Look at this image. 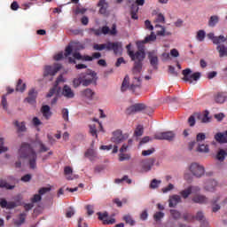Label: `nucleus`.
Wrapping results in <instances>:
<instances>
[{"label":"nucleus","instance_id":"f257e3e1","mask_svg":"<svg viewBox=\"0 0 227 227\" xmlns=\"http://www.w3.org/2000/svg\"><path fill=\"white\" fill-rule=\"evenodd\" d=\"M19 159H26L31 169H36V152L31 146V144L23 142L18 151Z\"/></svg>","mask_w":227,"mask_h":227},{"label":"nucleus","instance_id":"f03ea898","mask_svg":"<svg viewBox=\"0 0 227 227\" xmlns=\"http://www.w3.org/2000/svg\"><path fill=\"white\" fill-rule=\"evenodd\" d=\"M129 81L130 78L129 77V75H126L122 81L121 91L124 93V91L129 90V91H132L134 95H139L141 91V77L134 76V80L131 84L129 83Z\"/></svg>","mask_w":227,"mask_h":227},{"label":"nucleus","instance_id":"7ed1b4c3","mask_svg":"<svg viewBox=\"0 0 227 227\" xmlns=\"http://www.w3.org/2000/svg\"><path fill=\"white\" fill-rule=\"evenodd\" d=\"M123 45L120 42L111 43L107 42L106 43H95L93 45L94 51H114V54L117 55L121 54Z\"/></svg>","mask_w":227,"mask_h":227},{"label":"nucleus","instance_id":"20e7f679","mask_svg":"<svg viewBox=\"0 0 227 227\" xmlns=\"http://www.w3.org/2000/svg\"><path fill=\"white\" fill-rule=\"evenodd\" d=\"M137 49L138 51L135 53L134 51L129 52V58L131 59V61H136L137 59V62L143 63V61H145V58H146V53L145 52V46L139 44V46H137Z\"/></svg>","mask_w":227,"mask_h":227},{"label":"nucleus","instance_id":"39448f33","mask_svg":"<svg viewBox=\"0 0 227 227\" xmlns=\"http://www.w3.org/2000/svg\"><path fill=\"white\" fill-rule=\"evenodd\" d=\"M192 74V71L190 68L183 70V80H184L185 82H190V84H192L193 81H199L201 77V73L200 72L193 73L192 74Z\"/></svg>","mask_w":227,"mask_h":227},{"label":"nucleus","instance_id":"423d86ee","mask_svg":"<svg viewBox=\"0 0 227 227\" xmlns=\"http://www.w3.org/2000/svg\"><path fill=\"white\" fill-rule=\"evenodd\" d=\"M127 139H129V133L123 134L121 129H116L112 133L111 141L115 145H120L123 141H127Z\"/></svg>","mask_w":227,"mask_h":227},{"label":"nucleus","instance_id":"0eeeda50","mask_svg":"<svg viewBox=\"0 0 227 227\" xmlns=\"http://www.w3.org/2000/svg\"><path fill=\"white\" fill-rule=\"evenodd\" d=\"M81 75L83 81V86H90L91 82L97 81V73L95 71L87 70L85 73H82Z\"/></svg>","mask_w":227,"mask_h":227},{"label":"nucleus","instance_id":"6e6552de","mask_svg":"<svg viewBox=\"0 0 227 227\" xmlns=\"http://www.w3.org/2000/svg\"><path fill=\"white\" fill-rule=\"evenodd\" d=\"M176 136V134H175V131H165L156 133L154 135V139H157L158 141H173Z\"/></svg>","mask_w":227,"mask_h":227},{"label":"nucleus","instance_id":"1a4fd4ad","mask_svg":"<svg viewBox=\"0 0 227 227\" xmlns=\"http://www.w3.org/2000/svg\"><path fill=\"white\" fill-rule=\"evenodd\" d=\"M190 171L197 178H201L205 175V168L199 163L193 162L190 165Z\"/></svg>","mask_w":227,"mask_h":227},{"label":"nucleus","instance_id":"9d476101","mask_svg":"<svg viewBox=\"0 0 227 227\" xmlns=\"http://www.w3.org/2000/svg\"><path fill=\"white\" fill-rule=\"evenodd\" d=\"M61 69V64H54V66H45L44 67V77L51 75L54 76L57 73H59Z\"/></svg>","mask_w":227,"mask_h":227},{"label":"nucleus","instance_id":"9b49d317","mask_svg":"<svg viewBox=\"0 0 227 227\" xmlns=\"http://www.w3.org/2000/svg\"><path fill=\"white\" fill-rule=\"evenodd\" d=\"M20 205H22V201H20V200L8 202L6 199H3L1 203V208H7V210H12V208H17V207H20Z\"/></svg>","mask_w":227,"mask_h":227},{"label":"nucleus","instance_id":"f8f14e48","mask_svg":"<svg viewBox=\"0 0 227 227\" xmlns=\"http://www.w3.org/2000/svg\"><path fill=\"white\" fill-rule=\"evenodd\" d=\"M146 109V105L143 103H137L132 105L131 106L126 109V113L128 114H136V113H141V111H145Z\"/></svg>","mask_w":227,"mask_h":227},{"label":"nucleus","instance_id":"ddd939ff","mask_svg":"<svg viewBox=\"0 0 227 227\" xmlns=\"http://www.w3.org/2000/svg\"><path fill=\"white\" fill-rule=\"evenodd\" d=\"M38 97V91L35 89H31L28 91V97L25 98V102L30 104L31 106H35L36 104V98Z\"/></svg>","mask_w":227,"mask_h":227},{"label":"nucleus","instance_id":"4468645a","mask_svg":"<svg viewBox=\"0 0 227 227\" xmlns=\"http://www.w3.org/2000/svg\"><path fill=\"white\" fill-rule=\"evenodd\" d=\"M148 59L150 61L151 67L157 70L159 67V57H157L155 51H151L148 53Z\"/></svg>","mask_w":227,"mask_h":227},{"label":"nucleus","instance_id":"2eb2a0df","mask_svg":"<svg viewBox=\"0 0 227 227\" xmlns=\"http://www.w3.org/2000/svg\"><path fill=\"white\" fill-rule=\"evenodd\" d=\"M62 96L65 97V98H75V92L70 86L67 84L64 85L62 89Z\"/></svg>","mask_w":227,"mask_h":227},{"label":"nucleus","instance_id":"dca6fc26","mask_svg":"<svg viewBox=\"0 0 227 227\" xmlns=\"http://www.w3.org/2000/svg\"><path fill=\"white\" fill-rule=\"evenodd\" d=\"M178 203H182V197L180 195H172L168 200V207L175 208Z\"/></svg>","mask_w":227,"mask_h":227},{"label":"nucleus","instance_id":"f3484780","mask_svg":"<svg viewBox=\"0 0 227 227\" xmlns=\"http://www.w3.org/2000/svg\"><path fill=\"white\" fill-rule=\"evenodd\" d=\"M153 164H155V161L153 160H144L141 161V167L143 171L148 172L152 169L153 167Z\"/></svg>","mask_w":227,"mask_h":227},{"label":"nucleus","instance_id":"a211bd4d","mask_svg":"<svg viewBox=\"0 0 227 227\" xmlns=\"http://www.w3.org/2000/svg\"><path fill=\"white\" fill-rule=\"evenodd\" d=\"M157 40V35L153 32L151 33L150 35H147L143 41L137 42V47L139 45L145 46V43H148L150 42H155Z\"/></svg>","mask_w":227,"mask_h":227},{"label":"nucleus","instance_id":"6ab92c4d","mask_svg":"<svg viewBox=\"0 0 227 227\" xmlns=\"http://www.w3.org/2000/svg\"><path fill=\"white\" fill-rule=\"evenodd\" d=\"M116 25L112 26V29L109 28L107 26H104L101 28V35H111L112 36L116 35Z\"/></svg>","mask_w":227,"mask_h":227},{"label":"nucleus","instance_id":"aec40b11","mask_svg":"<svg viewBox=\"0 0 227 227\" xmlns=\"http://www.w3.org/2000/svg\"><path fill=\"white\" fill-rule=\"evenodd\" d=\"M215 139L217 143L224 144L227 143V130L223 133L218 132L215 135Z\"/></svg>","mask_w":227,"mask_h":227},{"label":"nucleus","instance_id":"412c9836","mask_svg":"<svg viewBox=\"0 0 227 227\" xmlns=\"http://www.w3.org/2000/svg\"><path fill=\"white\" fill-rule=\"evenodd\" d=\"M216 187H217V181L215 180H209L205 184L206 191H208L209 192H214Z\"/></svg>","mask_w":227,"mask_h":227},{"label":"nucleus","instance_id":"4be33fe9","mask_svg":"<svg viewBox=\"0 0 227 227\" xmlns=\"http://www.w3.org/2000/svg\"><path fill=\"white\" fill-rule=\"evenodd\" d=\"M142 70H143V62H135L132 68L133 75H139Z\"/></svg>","mask_w":227,"mask_h":227},{"label":"nucleus","instance_id":"5701e85b","mask_svg":"<svg viewBox=\"0 0 227 227\" xmlns=\"http://www.w3.org/2000/svg\"><path fill=\"white\" fill-rule=\"evenodd\" d=\"M195 219L201 223L200 227H208V222H207V220H205V215H203L202 212H198L195 216Z\"/></svg>","mask_w":227,"mask_h":227},{"label":"nucleus","instance_id":"b1692460","mask_svg":"<svg viewBox=\"0 0 227 227\" xmlns=\"http://www.w3.org/2000/svg\"><path fill=\"white\" fill-rule=\"evenodd\" d=\"M41 112L43 114V116H44L46 120H49V118L52 116V112H51V106L47 105L42 106Z\"/></svg>","mask_w":227,"mask_h":227},{"label":"nucleus","instance_id":"393cba45","mask_svg":"<svg viewBox=\"0 0 227 227\" xmlns=\"http://www.w3.org/2000/svg\"><path fill=\"white\" fill-rule=\"evenodd\" d=\"M192 201L194 203L207 204L208 203V199L205 197V195H195L192 198Z\"/></svg>","mask_w":227,"mask_h":227},{"label":"nucleus","instance_id":"a878e982","mask_svg":"<svg viewBox=\"0 0 227 227\" xmlns=\"http://www.w3.org/2000/svg\"><path fill=\"white\" fill-rule=\"evenodd\" d=\"M219 20H220L219 16L213 15L209 18L208 22H207V26L209 27H215V26H217V24H219Z\"/></svg>","mask_w":227,"mask_h":227},{"label":"nucleus","instance_id":"bb28decb","mask_svg":"<svg viewBox=\"0 0 227 227\" xmlns=\"http://www.w3.org/2000/svg\"><path fill=\"white\" fill-rule=\"evenodd\" d=\"M216 51L219 53V58H227V47L224 44L217 45Z\"/></svg>","mask_w":227,"mask_h":227},{"label":"nucleus","instance_id":"cd10ccee","mask_svg":"<svg viewBox=\"0 0 227 227\" xmlns=\"http://www.w3.org/2000/svg\"><path fill=\"white\" fill-rule=\"evenodd\" d=\"M98 6H99V13H101V15L107 13V3H106V0H100Z\"/></svg>","mask_w":227,"mask_h":227},{"label":"nucleus","instance_id":"c85d7f7f","mask_svg":"<svg viewBox=\"0 0 227 227\" xmlns=\"http://www.w3.org/2000/svg\"><path fill=\"white\" fill-rule=\"evenodd\" d=\"M82 96L88 100H93V97L95 96V92L91 89H86L82 91Z\"/></svg>","mask_w":227,"mask_h":227},{"label":"nucleus","instance_id":"c756f323","mask_svg":"<svg viewBox=\"0 0 227 227\" xmlns=\"http://www.w3.org/2000/svg\"><path fill=\"white\" fill-rule=\"evenodd\" d=\"M226 94L224 92H219L217 95L215 97V100L216 104H224L226 102Z\"/></svg>","mask_w":227,"mask_h":227},{"label":"nucleus","instance_id":"7c9ffc66","mask_svg":"<svg viewBox=\"0 0 227 227\" xmlns=\"http://www.w3.org/2000/svg\"><path fill=\"white\" fill-rule=\"evenodd\" d=\"M27 216V214L26 212H23V213L20 214L19 220H16L14 222V224L16 226H21V224H24V223H26V217Z\"/></svg>","mask_w":227,"mask_h":227},{"label":"nucleus","instance_id":"2f4dec72","mask_svg":"<svg viewBox=\"0 0 227 227\" xmlns=\"http://www.w3.org/2000/svg\"><path fill=\"white\" fill-rule=\"evenodd\" d=\"M82 84L84 86V80H82V76L80 74L78 78H74L73 80V86L74 88H79Z\"/></svg>","mask_w":227,"mask_h":227},{"label":"nucleus","instance_id":"473e14b6","mask_svg":"<svg viewBox=\"0 0 227 227\" xmlns=\"http://www.w3.org/2000/svg\"><path fill=\"white\" fill-rule=\"evenodd\" d=\"M227 37H225L224 35H218L215 37V40L213 41V43L215 45H221V43H224V42H226Z\"/></svg>","mask_w":227,"mask_h":227},{"label":"nucleus","instance_id":"72a5a7b5","mask_svg":"<svg viewBox=\"0 0 227 227\" xmlns=\"http://www.w3.org/2000/svg\"><path fill=\"white\" fill-rule=\"evenodd\" d=\"M220 198L219 197H215L211 203L213 205V208H212V212H218V210H221V206H219L217 203V201H219Z\"/></svg>","mask_w":227,"mask_h":227},{"label":"nucleus","instance_id":"f704fd0d","mask_svg":"<svg viewBox=\"0 0 227 227\" xmlns=\"http://www.w3.org/2000/svg\"><path fill=\"white\" fill-rule=\"evenodd\" d=\"M0 187L4 189H7L8 191H13V189H15V185H12L4 180H0Z\"/></svg>","mask_w":227,"mask_h":227},{"label":"nucleus","instance_id":"c9c22d12","mask_svg":"<svg viewBox=\"0 0 227 227\" xmlns=\"http://www.w3.org/2000/svg\"><path fill=\"white\" fill-rule=\"evenodd\" d=\"M179 194H181V196H182V198H184V200H187V198H189V196H191V194H192V188L189 186L188 188L181 191L179 192Z\"/></svg>","mask_w":227,"mask_h":227},{"label":"nucleus","instance_id":"e433bc0d","mask_svg":"<svg viewBox=\"0 0 227 227\" xmlns=\"http://www.w3.org/2000/svg\"><path fill=\"white\" fill-rule=\"evenodd\" d=\"M16 91H20V93H24V91H26V83L22 82V79H19L16 85Z\"/></svg>","mask_w":227,"mask_h":227},{"label":"nucleus","instance_id":"4c0bfd02","mask_svg":"<svg viewBox=\"0 0 227 227\" xmlns=\"http://www.w3.org/2000/svg\"><path fill=\"white\" fill-rule=\"evenodd\" d=\"M208 114H210V113H208V111H205L204 114L199 115V118L201 120V123L210 122V117H208Z\"/></svg>","mask_w":227,"mask_h":227},{"label":"nucleus","instance_id":"58836bf2","mask_svg":"<svg viewBox=\"0 0 227 227\" xmlns=\"http://www.w3.org/2000/svg\"><path fill=\"white\" fill-rule=\"evenodd\" d=\"M123 221H125L126 224H129V226H134L136 224V220H133L130 215H124Z\"/></svg>","mask_w":227,"mask_h":227},{"label":"nucleus","instance_id":"ea45409f","mask_svg":"<svg viewBox=\"0 0 227 227\" xmlns=\"http://www.w3.org/2000/svg\"><path fill=\"white\" fill-rule=\"evenodd\" d=\"M15 126L18 128V132H26V122H19L18 121H15Z\"/></svg>","mask_w":227,"mask_h":227},{"label":"nucleus","instance_id":"a19ab883","mask_svg":"<svg viewBox=\"0 0 227 227\" xmlns=\"http://www.w3.org/2000/svg\"><path fill=\"white\" fill-rule=\"evenodd\" d=\"M205 36H207V33H205V30H199L197 32L196 38L198 42H205Z\"/></svg>","mask_w":227,"mask_h":227},{"label":"nucleus","instance_id":"79ce46f5","mask_svg":"<svg viewBox=\"0 0 227 227\" xmlns=\"http://www.w3.org/2000/svg\"><path fill=\"white\" fill-rule=\"evenodd\" d=\"M72 173H74V171L72 170V168L70 167H65L64 175L66 176L67 180H74V178H72V176H70V175H72Z\"/></svg>","mask_w":227,"mask_h":227},{"label":"nucleus","instance_id":"37998d69","mask_svg":"<svg viewBox=\"0 0 227 227\" xmlns=\"http://www.w3.org/2000/svg\"><path fill=\"white\" fill-rule=\"evenodd\" d=\"M225 157H226V151L223 149H221L216 154V159L217 160H220V162H223Z\"/></svg>","mask_w":227,"mask_h":227},{"label":"nucleus","instance_id":"c03bdc74","mask_svg":"<svg viewBox=\"0 0 227 227\" xmlns=\"http://www.w3.org/2000/svg\"><path fill=\"white\" fill-rule=\"evenodd\" d=\"M8 152V147L4 146V138L0 137V155L1 153H6Z\"/></svg>","mask_w":227,"mask_h":227},{"label":"nucleus","instance_id":"a18cd8bd","mask_svg":"<svg viewBox=\"0 0 227 227\" xmlns=\"http://www.w3.org/2000/svg\"><path fill=\"white\" fill-rule=\"evenodd\" d=\"M1 106L4 111H8V100L6 99V95L2 96Z\"/></svg>","mask_w":227,"mask_h":227},{"label":"nucleus","instance_id":"49530a36","mask_svg":"<svg viewBox=\"0 0 227 227\" xmlns=\"http://www.w3.org/2000/svg\"><path fill=\"white\" fill-rule=\"evenodd\" d=\"M121 182H126L129 184H132V180L129 179V176H124L121 179L120 178L115 179V184H121Z\"/></svg>","mask_w":227,"mask_h":227},{"label":"nucleus","instance_id":"de8ad7c7","mask_svg":"<svg viewBox=\"0 0 227 227\" xmlns=\"http://www.w3.org/2000/svg\"><path fill=\"white\" fill-rule=\"evenodd\" d=\"M37 145L40 146L39 153L49 152V147L45 146L41 140H36Z\"/></svg>","mask_w":227,"mask_h":227},{"label":"nucleus","instance_id":"09e8293b","mask_svg":"<svg viewBox=\"0 0 227 227\" xmlns=\"http://www.w3.org/2000/svg\"><path fill=\"white\" fill-rule=\"evenodd\" d=\"M170 214L173 219H175L176 221H177V219H180V217H182V214H180L179 211L176 209H171Z\"/></svg>","mask_w":227,"mask_h":227},{"label":"nucleus","instance_id":"8fccbe9b","mask_svg":"<svg viewBox=\"0 0 227 227\" xmlns=\"http://www.w3.org/2000/svg\"><path fill=\"white\" fill-rule=\"evenodd\" d=\"M164 218V213L158 211L153 215V219L154 221H156V223H159V221H160V219Z\"/></svg>","mask_w":227,"mask_h":227},{"label":"nucleus","instance_id":"3c124183","mask_svg":"<svg viewBox=\"0 0 227 227\" xmlns=\"http://www.w3.org/2000/svg\"><path fill=\"white\" fill-rule=\"evenodd\" d=\"M144 132V128L142 125H138L137 127V129H135V132H134V136H136L137 137H141V135L143 134Z\"/></svg>","mask_w":227,"mask_h":227},{"label":"nucleus","instance_id":"603ef678","mask_svg":"<svg viewBox=\"0 0 227 227\" xmlns=\"http://www.w3.org/2000/svg\"><path fill=\"white\" fill-rule=\"evenodd\" d=\"M130 160V154H125L123 153H121L119 154V160L121 162H123V160Z\"/></svg>","mask_w":227,"mask_h":227},{"label":"nucleus","instance_id":"864d4df0","mask_svg":"<svg viewBox=\"0 0 227 227\" xmlns=\"http://www.w3.org/2000/svg\"><path fill=\"white\" fill-rule=\"evenodd\" d=\"M198 152H203L204 153H207L208 152V145H199L198 149H197Z\"/></svg>","mask_w":227,"mask_h":227},{"label":"nucleus","instance_id":"5fc2aeb1","mask_svg":"<svg viewBox=\"0 0 227 227\" xmlns=\"http://www.w3.org/2000/svg\"><path fill=\"white\" fill-rule=\"evenodd\" d=\"M86 12H88V9L83 8V7H77V8L75 9L74 13H75V15H79L80 13H81L82 15H84V13H86Z\"/></svg>","mask_w":227,"mask_h":227},{"label":"nucleus","instance_id":"6e6d98bb","mask_svg":"<svg viewBox=\"0 0 227 227\" xmlns=\"http://www.w3.org/2000/svg\"><path fill=\"white\" fill-rule=\"evenodd\" d=\"M160 184V181L157 179H153L151 184H150V188L151 189H157L159 187V184Z\"/></svg>","mask_w":227,"mask_h":227},{"label":"nucleus","instance_id":"4d7b16f0","mask_svg":"<svg viewBox=\"0 0 227 227\" xmlns=\"http://www.w3.org/2000/svg\"><path fill=\"white\" fill-rule=\"evenodd\" d=\"M90 134L91 136H95V137H98V135H97V126L95 125H90Z\"/></svg>","mask_w":227,"mask_h":227},{"label":"nucleus","instance_id":"13d9d810","mask_svg":"<svg viewBox=\"0 0 227 227\" xmlns=\"http://www.w3.org/2000/svg\"><path fill=\"white\" fill-rule=\"evenodd\" d=\"M98 215L99 221H103V223H104V221H106V217L109 215V214H107V212H105V213L98 212Z\"/></svg>","mask_w":227,"mask_h":227},{"label":"nucleus","instance_id":"bf43d9fd","mask_svg":"<svg viewBox=\"0 0 227 227\" xmlns=\"http://www.w3.org/2000/svg\"><path fill=\"white\" fill-rule=\"evenodd\" d=\"M85 157H97V152L93 149H89L85 153Z\"/></svg>","mask_w":227,"mask_h":227},{"label":"nucleus","instance_id":"052dcab7","mask_svg":"<svg viewBox=\"0 0 227 227\" xmlns=\"http://www.w3.org/2000/svg\"><path fill=\"white\" fill-rule=\"evenodd\" d=\"M31 203H38V201H42V195L41 194H35L34 198L30 200Z\"/></svg>","mask_w":227,"mask_h":227},{"label":"nucleus","instance_id":"680f3d73","mask_svg":"<svg viewBox=\"0 0 227 227\" xmlns=\"http://www.w3.org/2000/svg\"><path fill=\"white\" fill-rule=\"evenodd\" d=\"M94 209H95V207H93L92 205H87L86 210H87L88 215H93V214H95Z\"/></svg>","mask_w":227,"mask_h":227},{"label":"nucleus","instance_id":"e2e57ef3","mask_svg":"<svg viewBox=\"0 0 227 227\" xmlns=\"http://www.w3.org/2000/svg\"><path fill=\"white\" fill-rule=\"evenodd\" d=\"M156 22H160L161 24H164L166 22V18L164 17V14L159 13L156 17Z\"/></svg>","mask_w":227,"mask_h":227},{"label":"nucleus","instance_id":"0e129e2a","mask_svg":"<svg viewBox=\"0 0 227 227\" xmlns=\"http://www.w3.org/2000/svg\"><path fill=\"white\" fill-rule=\"evenodd\" d=\"M153 152H155V148H151L148 150H145L142 152V155H144V157H146L148 155H152V153H153Z\"/></svg>","mask_w":227,"mask_h":227},{"label":"nucleus","instance_id":"69168bd1","mask_svg":"<svg viewBox=\"0 0 227 227\" xmlns=\"http://www.w3.org/2000/svg\"><path fill=\"white\" fill-rule=\"evenodd\" d=\"M62 118L64 121H68V110L67 108L62 109Z\"/></svg>","mask_w":227,"mask_h":227},{"label":"nucleus","instance_id":"338daca9","mask_svg":"<svg viewBox=\"0 0 227 227\" xmlns=\"http://www.w3.org/2000/svg\"><path fill=\"white\" fill-rule=\"evenodd\" d=\"M72 46L71 45H68L67 46L66 50H65V53H64V56L65 58H68V56H70V54H72Z\"/></svg>","mask_w":227,"mask_h":227},{"label":"nucleus","instance_id":"774afa93","mask_svg":"<svg viewBox=\"0 0 227 227\" xmlns=\"http://www.w3.org/2000/svg\"><path fill=\"white\" fill-rule=\"evenodd\" d=\"M224 114L223 113H219V114H215V120H217V121H223V120H224Z\"/></svg>","mask_w":227,"mask_h":227}]
</instances>
